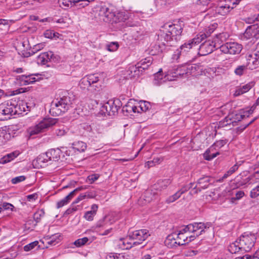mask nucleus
<instances>
[{
	"label": "nucleus",
	"mask_w": 259,
	"mask_h": 259,
	"mask_svg": "<svg viewBox=\"0 0 259 259\" xmlns=\"http://www.w3.org/2000/svg\"><path fill=\"white\" fill-rule=\"evenodd\" d=\"M258 237V232H245L239 239L229 245L228 250L232 254L243 251H249L254 247L256 239Z\"/></svg>",
	"instance_id": "obj_1"
},
{
	"label": "nucleus",
	"mask_w": 259,
	"mask_h": 259,
	"mask_svg": "<svg viewBox=\"0 0 259 259\" xmlns=\"http://www.w3.org/2000/svg\"><path fill=\"white\" fill-rule=\"evenodd\" d=\"M183 25L181 23L166 24L164 28L166 30L165 33H162L159 35L160 41L164 40L166 44H163V46L167 45L174 46L180 39L183 30Z\"/></svg>",
	"instance_id": "obj_2"
},
{
	"label": "nucleus",
	"mask_w": 259,
	"mask_h": 259,
	"mask_svg": "<svg viewBox=\"0 0 259 259\" xmlns=\"http://www.w3.org/2000/svg\"><path fill=\"white\" fill-rule=\"evenodd\" d=\"M99 15L103 21L111 24L124 22L127 19L124 12L115 11L112 7L102 6L99 10Z\"/></svg>",
	"instance_id": "obj_3"
},
{
	"label": "nucleus",
	"mask_w": 259,
	"mask_h": 259,
	"mask_svg": "<svg viewBox=\"0 0 259 259\" xmlns=\"http://www.w3.org/2000/svg\"><path fill=\"white\" fill-rule=\"evenodd\" d=\"M149 236L148 230H138L134 232H129L127 238H121L119 241L122 243L123 248L128 249L141 244Z\"/></svg>",
	"instance_id": "obj_4"
},
{
	"label": "nucleus",
	"mask_w": 259,
	"mask_h": 259,
	"mask_svg": "<svg viewBox=\"0 0 259 259\" xmlns=\"http://www.w3.org/2000/svg\"><path fill=\"white\" fill-rule=\"evenodd\" d=\"M72 101L69 96H64L54 100L51 105L50 113L53 116H58L65 113L72 107Z\"/></svg>",
	"instance_id": "obj_5"
},
{
	"label": "nucleus",
	"mask_w": 259,
	"mask_h": 259,
	"mask_svg": "<svg viewBox=\"0 0 259 259\" xmlns=\"http://www.w3.org/2000/svg\"><path fill=\"white\" fill-rule=\"evenodd\" d=\"M98 73L86 75L79 81V86L82 89H87L91 92H99L102 89V81Z\"/></svg>",
	"instance_id": "obj_6"
},
{
	"label": "nucleus",
	"mask_w": 259,
	"mask_h": 259,
	"mask_svg": "<svg viewBox=\"0 0 259 259\" xmlns=\"http://www.w3.org/2000/svg\"><path fill=\"white\" fill-rule=\"evenodd\" d=\"M61 154V151L59 149H52L39 155L36 158V162L39 165L43 166L49 162L58 161Z\"/></svg>",
	"instance_id": "obj_7"
},
{
	"label": "nucleus",
	"mask_w": 259,
	"mask_h": 259,
	"mask_svg": "<svg viewBox=\"0 0 259 259\" xmlns=\"http://www.w3.org/2000/svg\"><path fill=\"white\" fill-rule=\"evenodd\" d=\"M171 181L169 179L164 180H160L157 182L152 186V189L146 191L144 194V200L147 202L151 201L155 194L157 193L154 192V190L161 191L163 189H166L167 187L170 184Z\"/></svg>",
	"instance_id": "obj_8"
},
{
	"label": "nucleus",
	"mask_w": 259,
	"mask_h": 259,
	"mask_svg": "<svg viewBox=\"0 0 259 259\" xmlns=\"http://www.w3.org/2000/svg\"><path fill=\"white\" fill-rule=\"evenodd\" d=\"M56 122L57 119L56 118H45L35 126L30 127L28 130V132L31 136L36 135L43 132L44 130L55 124Z\"/></svg>",
	"instance_id": "obj_9"
},
{
	"label": "nucleus",
	"mask_w": 259,
	"mask_h": 259,
	"mask_svg": "<svg viewBox=\"0 0 259 259\" xmlns=\"http://www.w3.org/2000/svg\"><path fill=\"white\" fill-rule=\"evenodd\" d=\"M220 51L225 54L231 55L239 54L242 50V46L235 42H227L219 47Z\"/></svg>",
	"instance_id": "obj_10"
},
{
	"label": "nucleus",
	"mask_w": 259,
	"mask_h": 259,
	"mask_svg": "<svg viewBox=\"0 0 259 259\" xmlns=\"http://www.w3.org/2000/svg\"><path fill=\"white\" fill-rule=\"evenodd\" d=\"M120 102L118 99L114 101L109 100L102 106L101 111L109 116L114 115L120 108Z\"/></svg>",
	"instance_id": "obj_11"
},
{
	"label": "nucleus",
	"mask_w": 259,
	"mask_h": 259,
	"mask_svg": "<svg viewBox=\"0 0 259 259\" xmlns=\"http://www.w3.org/2000/svg\"><path fill=\"white\" fill-rule=\"evenodd\" d=\"M233 0H220L216 7V12L219 14L225 16L228 14L234 8Z\"/></svg>",
	"instance_id": "obj_12"
},
{
	"label": "nucleus",
	"mask_w": 259,
	"mask_h": 259,
	"mask_svg": "<svg viewBox=\"0 0 259 259\" xmlns=\"http://www.w3.org/2000/svg\"><path fill=\"white\" fill-rule=\"evenodd\" d=\"M219 47L216 45V42L210 39L206 40L199 47L198 54L200 56H205L211 53L213 49Z\"/></svg>",
	"instance_id": "obj_13"
},
{
	"label": "nucleus",
	"mask_w": 259,
	"mask_h": 259,
	"mask_svg": "<svg viewBox=\"0 0 259 259\" xmlns=\"http://www.w3.org/2000/svg\"><path fill=\"white\" fill-rule=\"evenodd\" d=\"M244 38L246 39H257L259 38V25L258 24L252 25L247 27L243 34Z\"/></svg>",
	"instance_id": "obj_14"
},
{
	"label": "nucleus",
	"mask_w": 259,
	"mask_h": 259,
	"mask_svg": "<svg viewBox=\"0 0 259 259\" xmlns=\"http://www.w3.org/2000/svg\"><path fill=\"white\" fill-rule=\"evenodd\" d=\"M204 36H205L204 34L196 35L193 39L188 40L182 45L180 48V50H181L184 53L189 52L191 49L200 43L202 41V38Z\"/></svg>",
	"instance_id": "obj_15"
},
{
	"label": "nucleus",
	"mask_w": 259,
	"mask_h": 259,
	"mask_svg": "<svg viewBox=\"0 0 259 259\" xmlns=\"http://www.w3.org/2000/svg\"><path fill=\"white\" fill-rule=\"evenodd\" d=\"M17 106L12 101L0 105V115H13L17 113Z\"/></svg>",
	"instance_id": "obj_16"
},
{
	"label": "nucleus",
	"mask_w": 259,
	"mask_h": 259,
	"mask_svg": "<svg viewBox=\"0 0 259 259\" xmlns=\"http://www.w3.org/2000/svg\"><path fill=\"white\" fill-rule=\"evenodd\" d=\"M212 224L210 222H207L206 223H195L194 224H189V229H190V231L191 232L195 233L198 230H200V232L199 233H196V235H194L196 237L199 236L200 235L202 234L203 232L204 231L205 229H208L211 226Z\"/></svg>",
	"instance_id": "obj_17"
},
{
	"label": "nucleus",
	"mask_w": 259,
	"mask_h": 259,
	"mask_svg": "<svg viewBox=\"0 0 259 259\" xmlns=\"http://www.w3.org/2000/svg\"><path fill=\"white\" fill-rule=\"evenodd\" d=\"M211 184V179L208 176H204L198 179L197 184L199 187L196 185L194 188V193L197 194L201 191V189H206Z\"/></svg>",
	"instance_id": "obj_18"
},
{
	"label": "nucleus",
	"mask_w": 259,
	"mask_h": 259,
	"mask_svg": "<svg viewBox=\"0 0 259 259\" xmlns=\"http://www.w3.org/2000/svg\"><path fill=\"white\" fill-rule=\"evenodd\" d=\"M188 74H193L194 75H199L202 74L206 69L203 70L202 66L198 64L186 65Z\"/></svg>",
	"instance_id": "obj_19"
},
{
	"label": "nucleus",
	"mask_w": 259,
	"mask_h": 259,
	"mask_svg": "<svg viewBox=\"0 0 259 259\" xmlns=\"http://www.w3.org/2000/svg\"><path fill=\"white\" fill-rule=\"evenodd\" d=\"M176 236H177L176 238L178 241V244L179 246L186 244L192 240H193L195 238V236L194 235L188 236L182 233L176 234Z\"/></svg>",
	"instance_id": "obj_20"
},
{
	"label": "nucleus",
	"mask_w": 259,
	"mask_h": 259,
	"mask_svg": "<svg viewBox=\"0 0 259 259\" xmlns=\"http://www.w3.org/2000/svg\"><path fill=\"white\" fill-rule=\"evenodd\" d=\"M83 0H59L60 5H63L66 8L78 7L79 8H82L80 5L82 4Z\"/></svg>",
	"instance_id": "obj_21"
},
{
	"label": "nucleus",
	"mask_w": 259,
	"mask_h": 259,
	"mask_svg": "<svg viewBox=\"0 0 259 259\" xmlns=\"http://www.w3.org/2000/svg\"><path fill=\"white\" fill-rule=\"evenodd\" d=\"M256 50H257L256 49ZM259 50L256 51V53L254 54L255 57L252 58L251 56H249L250 59H248V62L246 64L248 68L250 70H253L257 67L258 65H259Z\"/></svg>",
	"instance_id": "obj_22"
},
{
	"label": "nucleus",
	"mask_w": 259,
	"mask_h": 259,
	"mask_svg": "<svg viewBox=\"0 0 259 259\" xmlns=\"http://www.w3.org/2000/svg\"><path fill=\"white\" fill-rule=\"evenodd\" d=\"M17 79L20 80V83L23 85L32 83L36 81L33 74L20 75L17 76Z\"/></svg>",
	"instance_id": "obj_23"
},
{
	"label": "nucleus",
	"mask_w": 259,
	"mask_h": 259,
	"mask_svg": "<svg viewBox=\"0 0 259 259\" xmlns=\"http://www.w3.org/2000/svg\"><path fill=\"white\" fill-rule=\"evenodd\" d=\"M176 234L169 235L165 240V245L169 248H174L177 247L178 241L177 238H175Z\"/></svg>",
	"instance_id": "obj_24"
},
{
	"label": "nucleus",
	"mask_w": 259,
	"mask_h": 259,
	"mask_svg": "<svg viewBox=\"0 0 259 259\" xmlns=\"http://www.w3.org/2000/svg\"><path fill=\"white\" fill-rule=\"evenodd\" d=\"M128 75L130 77H135L139 76L142 72V70L139 67H138L137 64L135 65H132L129 67L127 70Z\"/></svg>",
	"instance_id": "obj_25"
},
{
	"label": "nucleus",
	"mask_w": 259,
	"mask_h": 259,
	"mask_svg": "<svg viewBox=\"0 0 259 259\" xmlns=\"http://www.w3.org/2000/svg\"><path fill=\"white\" fill-rule=\"evenodd\" d=\"M253 85L254 84L253 82H249L244 85H243L242 87H241L236 90L234 93V96H238L245 93H246L251 89Z\"/></svg>",
	"instance_id": "obj_26"
},
{
	"label": "nucleus",
	"mask_w": 259,
	"mask_h": 259,
	"mask_svg": "<svg viewBox=\"0 0 259 259\" xmlns=\"http://www.w3.org/2000/svg\"><path fill=\"white\" fill-rule=\"evenodd\" d=\"M218 24L217 23H213V24H210L207 28L205 29V32H200L197 35H201L202 34H204L205 36L202 38V41L206 38L207 37L210 36V35L214 31V30L218 27Z\"/></svg>",
	"instance_id": "obj_27"
},
{
	"label": "nucleus",
	"mask_w": 259,
	"mask_h": 259,
	"mask_svg": "<svg viewBox=\"0 0 259 259\" xmlns=\"http://www.w3.org/2000/svg\"><path fill=\"white\" fill-rule=\"evenodd\" d=\"M229 37V35L227 32H222L215 35V37L213 40L214 42H216L220 45L221 43L226 41Z\"/></svg>",
	"instance_id": "obj_28"
},
{
	"label": "nucleus",
	"mask_w": 259,
	"mask_h": 259,
	"mask_svg": "<svg viewBox=\"0 0 259 259\" xmlns=\"http://www.w3.org/2000/svg\"><path fill=\"white\" fill-rule=\"evenodd\" d=\"M174 73L175 75H173L172 76L177 77L182 76L184 74L188 75L186 65L181 66L178 67L175 70V72Z\"/></svg>",
	"instance_id": "obj_29"
},
{
	"label": "nucleus",
	"mask_w": 259,
	"mask_h": 259,
	"mask_svg": "<svg viewBox=\"0 0 259 259\" xmlns=\"http://www.w3.org/2000/svg\"><path fill=\"white\" fill-rule=\"evenodd\" d=\"M53 55L52 52L42 53L38 56V60L42 64H45L51 59Z\"/></svg>",
	"instance_id": "obj_30"
},
{
	"label": "nucleus",
	"mask_w": 259,
	"mask_h": 259,
	"mask_svg": "<svg viewBox=\"0 0 259 259\" xmlns=\"http://www.w3.org/2000/svg\"><path fill=\"white\" fill-rule=\"evenodd\" d=\"M87 147L86 143L82 141L75 142L72 143L73 148L79 152H84Z\"/></svg>",
	"instance_id": "obj_31"
},
{
	"label": "nucleus",
	"mask_w": 259,
	"mask_h": 259,
	"mask_svg": "<svg viewBox=\"0 0 259 259\" xmlns=\"http://www.w3.org/2000/svg\"><path fill=\"white\" fill-rule=\"evenodd\" d=\"M213 150H211V148H210L209 149L205 151L203 155L204 158L205 160L208 161L211 160L220 154L219 152H217L212 154L210 153Z\"/></svg>",
	"instance_id": "obj_32"
},
{
	"label": "nucleus",
	"mask_w": 259,
	"mask_h": 259,
	"mask_svg": "<svg viewBox=\"0 0 259 259\" xmlns=\"http://www.w3.org/2000/svg\"><path fill=\"white\" fill-rule=\"evenodd\" d=\"M161 41V44H159V45H155L154 46H153V48L155 50V51H156V52H155V53H163V52H165V51H167V50H166V47H170L169 46H167V45H164L163 46V44H166V42L164 41Z\"/></svg>",
	"instance_id": "obj_33"
},
{
	"label": "nucleus",
	"mask_w": 259,
	"mask_h": 259,
	"mask_svg": "<svg viewBox=\"0 0 259 259\" xmlns=\"http://www.w3.org/2000/svg\"><path fill=\"white\" fill-rule=\"evenodd\" d=\"M251 180V178L249 177L245 179H242L241 178H240V179H236L235 180L236 187L239 188L245 186L248 184Z\"/></svg>",
	"instance_id": "obj_34"
},
{
	"label": "nucleus",
	"mask_w": 259,
	"mask_h": 259,
	"mask_svg": "<svg viewBox=\"0 0 259 259\" xmlns=\"http://www.w3.org/2000/svg\"><path fill=\"white\" fill-rule=\"evenodd\" d=\"M86 188L83 186L79 187L74 190L72 191L67 196H66V199L70 200L76 195V194L80 191L85 189Z\"/></svg>",
	"instance_id": "obj_35"
},
{
	"label": "nucleus",
	"mask_w": 259,
	"mask_h": 259,
	"mask_svg": "<svg viewBox=\"0 0 259 259\" xmlns=\"http://www.w3.org/2000/svg\"><path fill=\"white\" fill-rule=\"evenodd\" d=\"M226 140H220L216 141L210 147L211 150H217L222 148L226 144Z\"/></svg>",
	"instance_id": "obj_36"
},
{
	"label": "nucleus",
	"mask_w": 259,
	"mask_h": 259,
	"mask_svg": "<svg viewBox=\"0 0 259 259\" xmlns=\"http://www.w3.org/2000/svg\"><path fill=\"white\" fill-rule=\"evenodd\" d=\"M181 195H180V193L177 191L175 194L174 195L170 196L168 197L166 200L165 202L167 204L171 203L172 202H175L177 199H178Z\"/></svg>",
	"instance_id": "obj_37"
},
{
	"label": "nucleus",
	"mask_w": 259,
	"mask_h": 259,
	"mask_svg": "<svg viewBox=\"0 0 259 259\" xmlns=\"http://www.w3.org/2000/svg\"><path fill=\"white\" fill-rule=\"evenodd\" d=\"M162 160V158H154L153 160L147 161L146 163V166H147L148 168H149L155 165L156 164L160 163Z\"/></svg>",
	"instance_id": "obj_38"
},
{
	"label": "nucleus",
	"mask_w": 259,
	"mask_h": 259,
	"mask_svg": "<svg viewBox=\"0 0 259 259\" xmlns=\"http://www.w3.org/2000/svg\"><path fill=\"white\" fill-rule=\"evenodd\" d=\"M248 68L247 66L245 65L238 66L235 70L234 73L237 75L241 76L243 74L244 71Z\"/></svg>",
	"instance_id": "obj_39"
},
{
	"label": "nucleus",
	"mask_w": 259,
	"mask_h": 259,
	"mask_svg": "<svg viewBox=\"0 0 259 259\" xmlns=\"http://www.w3.org/2000/svg\"><path fill=\"white\" fill-rule=\"evenodd\" d=\"M244 196V192L243 191H238L235 193V196L230 198V202L234 203L236 200H238Z\"/></svg>",
	"instance_id": "obj_40"
},
{
	"label": "nucleus",
	"mask_w": 259,
	"mask_h": 259,
	"mask_svg": "<svg viewBox=\"0 0 259 259\" xmlns=\"http://www.w3.org/2000/svg\"><path fill=\"white\" fill-rule=\"evenodd\" d=\"M139 107L141 111L145 112L151 108V105L148 102L143 101L140 102Z\"/></svg>",
	"instance_id": "obj_41"
},
{
	"label": "nucleus",
	"mask_w": 259,
	"mask_h": 259,
	"mask_svg": "<svg viewBox=\"0 0 259 259\" xmlns=\"http://www.w3.org/2000/svg\"><path fill=\"white\" fill-rule=\"evenodd\" d=\"M44 215L45 212L42 209H41L34 213L33 214V219L36 223H38L40 222L41 218L43 217Z\"/></svg>",
	"instance_id": "obj_42"
},
{
	"label": "nucleus",
	"mask_w": 259,
	"mask_h": 259,
	"mask_svg": "<svg viewBox=\"0 0 259 259\" xmlns=\"http://www.w3.org/2000/svg\"><path fill=\"white\" fill-rule=\"evenodd\" d=\"M106 259H128L122 254L111 253L106 256Z\"/></svg>",
	"instance_id": "obj_43"
},
{
	"label": "nucleus",
	"mask_w": 259,
	"mask_h": 259,
	"mask_svg": "<svg viewBox=\"0 0 259 259\" xmlns=\"http://www.w3.org/2000/svg\"><path fill=\"white\" fill-rule=\"evenodd\" d=\"M238 168V165L237 164L234 165L231 167L229 170H228L223 176V179H226L229 176L233 174L235 172Z\"/></svg>",
	"instance_id": "obj_44"
},
{
	"label": "nucleus",
	"mask_w": 259,
	"mask_h": 259,
	"mask_svg": "<svg viewBox=\"0 0 259 259\" xmlns=\"http://www.w3.org/2000/svg\"><path fill=\"white\" fill-rule=\"evenodd\" d=\"M88 241L89 239L88 237H83L75 241L74 244L77 247H80L84 245Z\"/></svg>",
	"instance_id": "obj_45"
},
{
	"label": "nucleus",
	"mask_w": 259,
	"mask_h": 259,
	"mask_svg": "<svg viewBox=\"0 0 259 259\" xmlns=\"http://www.w3.org/2000/svg\"><path fill=\"white\" fill-rule=\"evenodd\" d=\"M38 242L37 241H33L27 245H25L24 246V250L25 251H29L34 248L35 247L38 246Z\"/></svg>",
	"instance_id": "obj_46"
},
{
	"label": "nucleus",
	"mask_w": 259,
	"mask_h": 259,
	"mask_svg": "<svg viewBox=\"0 0 259 259\" xmlns=\"http://www.w3.org/2000/svg\"><path fill=\"white\" fill-rule=\"evenodd\" d=\"M118 48L117 42H112L106 45V48L107 50L110 52H114L116 51Z\"/></svg>",
	"instance_id": "obj_47"
},
{
	"label": "nucleus",
	"mask_w": 259,
	"mask_h": 259,
	"mask_svg": "<svg viewBox=\"0 0 259 259\" xmlns=\"http://www.w3.org/2000/svg\"><path fill=\"white\" fill-rule=\"evenodd\" d=\"M99 175L97 174L89 175L87 177L86 181L88 183L92 184L93 183H94V182H95L96 180H97L99 179Z\"/></svg>",
	"instance_id": "obj_48"
},
{
	"label": "nucleus",
	"mask_w": 259,
	"mask_h": 259,
	"mask_svg": "<svg viewBox=\"0 0 259 259\" xmlns=\"http://www.w3.org/2000/svg\"><path fill=\"white\" fill-rule=\"evenodd\" d=\"M256 20L259 21V14L257 16H253L243 19V21L248 24H252L254 23Z\"/></svg>",
	"instance_id": "obj_49"
},
{
	"label": "nucleus",
	"mask_w": 259,
	"mask_h": 259,
	"mask_svg": "<svg viewBox=\"0 0 259 259\" xmlns=\"http://www.w3.org/2000/svg\"><path fill=\"white\" fill-rule=\"evenodd\" d=\"M259 196V185L251 190L250 193V196L252 198H256Z\"/></svg>",
	"instance_id": "obj_50"
},
{
	"label": "nucleus",
	"mask_w": 259,
	"mask_h": 259,
	"mask_svg": "<svg viewBox=\"0 0 259 259\" xmlns=\"http://www.w3.org/2000/svg\"><path fill=\"white\" fill-rule=\"evenodd\" d=\"M55 32L53 30H47L44 32V36L46 38L52 39L54 37H55Z\"/></svg>",
	"instance_id": "obj_51"
},
{
	"label": "nucleus",
	"mask_w": 259,
	"mask_h": 259,
	"mask_svg": "<svg viewBox=\"0 0 259 259\" xmlns=\"http://www.w3.org/2000/svg\"><path fill=\"white\" fill-rule=\"evenodd\" d=\"M26 177L24 176H20L19 177H15L12 179L11 182L13 184H17L25 180Z\"/></svg>",
	"instance_id": "obj_52"
},
{
	"label": "nucleus",
	"mask_w": 259,
	"mask_h": 259,
	"mask_svg": "<svg viewBox=\"0 0 259 259\" xmlns=\"http://www.w3.org/2000/svg\"><path fill=\"white\" fill-rule=\"evenodd\" d=\"M151 63V61L150 58H146L144 59L141 60L140 62L137 63L136 64L138 67L141 69L142 65L146 64L147 63Z\"/></svg>",
	"instance_id": "obj_53"
},
{
	"label": "nucleus",
	"mask_w": 259,
	"mask_h": 259,
	"mask_svg": "<svg viewBox=\"0 0 259 259\" xmlns=\"http://www.w3.org/2000/svg\"><path fill=\"white\" fill-rule=\"evenodd\" d=\"M70 200L69 199H66V197L64 198L63 199L61 200L59 202H58L57 204V206L58 208H61L63 206L66 205Z\"/></svg>",
	"instance_id": "obj_54"
},
{
	"label": "nucleus",
	"mask_w": 259,
	"mask_h": 259,
	"mask_svg": "<svg viewBox=\"0 0 259 259\" xmlns=\"http://www.w3.org/2000/svg\"><path fill=\"white\" fill-rule=\"evenodd\" d=\"M56 236L53 235L51 237L47 239V243L48 244L51 245H56L57 243H58V241H57L56 239Z\"/></svg>",
	"instance_id": "obj_55"
},
{
	"label": "nucleus",
	"mask_w": 259,
	"mask_h": 259,
	"mask_svg": "<svg viewBox=\"0 0 259 259\" xmlns=\"http://www.w3.org/2000/svg\"><path fill=\"white\" fill-rule=\"evenodd\" d=\"M95 215L93 213L90 211L86 212L84 215V218L89 221H93L94 217Z\"/></svg>",
	"instance_id": "obj_56"
},
{
	"label": "nucleus",
	"mask_w": 259,
	"mask_h": 259,
	"mask_svg": "<svg viewBox=\"0 0 259 259\" xmlns=\"http://www.w3.org/2000/svg\"><path fill=\"white\" fill-rule=\"evenodd\" d=\"M183 53H184L183 52V51L181 50H180V48L177 49L176 51L175 52L174 54L172 55V59L176 61L178 60L179 59L181 55Z\"/></svg>",
	"instance_id": "obj_57"
},
{
	"label": "nucleus",
	"mask_w": 259,
	"mask_h": 259,
	"mask_svg": "<svg viewBox=\"0 0 259 259\" xmlns=\"http://www.w3.org/2000/svg\"><path fill=\"white\" fill-rule=\"evenodd\" d=\"M1 206L2 208H3L5 210L11 209L13 210L14 208V206L12 204L7 202H2Z\"/></svg>",
	"instance_id": "obj_58"
},
{
	"label": "nucleus",
	"mask_w": 259,
	"mask_h": 259,
	"mask_svg": "<svg viewBox=\"0 0 259 259\" xmlns=\"http://www.w3.org/2000/svg\"><path fill=\"white\" fill-rule=\"evenodd\" d=\"M19 154V153L18 151H14L13 152H11L9 154H7V156L9 157V159L11 161L13 160L14 158L17 157Z\"/></svg>",
	"instance_id": "obj_59"
},
{
	"label": "nucleus",
	"mask_w": 259,
	"mask_h": 259,
	"mask_svg": "<svg viewBox=\"0 0 259 259\" xmlns=\"http://www.w3.org/2000/svg\"><path fill=\"white\" fill-rule=\"evenodd\" d=\"M86 198V195L84 194H81L72 203V205H73L80 202V201Z\"/></svg>",
	"instance_id": "obj_60"
},
{
	"label": "nucleus",
	"mask_w": 259,
	"mask_h": 259,
	"mask_svg": "<svg viewBox=\"0 0 259 259\" xmlns=\"http://www.w3.org/2000/svg\"><path fill=\"white\" fill-rule=\"evenodd\" d=\"M84 194L86 195V198H94L97 196L96 193L94 191L87 192Z\"/></svg>",
	"instance_id": "obj_61"
},
{
	"label": "nucleus",
	"mask_w": 259,
	"mask_h": 259,
	"mask_svg": "<svg viewBox=\"0 0 259 259\" xmlns=\"http://www.w3.org/2000/svg\"><path fill=\"white\" fill-rule=\"evenodd\" d=\"M132 106L133 105L130 104V103H128L127 105L123 107V111H126L128 113H131L132 111Z\"/></svg>",
	"instance_id": "obj_62"
},
{
	"label": "nucleus",
	"mask_w": 259,
	"mask_h": 259,
	"mask_svg": "<svg viewBox=\"0 0 259 259\" xmlns=\"http://www.w3.org/2000/svg\"><path fill=\"white\" fill-rule=\"evenodd\" d=\"M11 161L10 159H9V157L7 156V155L3 156L2 158L0 159V164H6L9 162Z\"/></svg>",
	"instance_id": "obj_63"
},
{
	"label": "nucleus",
	"mask_w": 259,
	"mask_h": 259,
	"mask_svg": "<svg viewBox=\"0 0 259 259\" xmlns=\"http://www.w3.org/2000/svg\"><path fill=\"white\" fill-rule=\"evenodd\" d=\"M37 198V194L34 193L27 196V199L29 201H33Z\"/></svg>",
	"instance_id": "obj_64"
}]
</instances>
